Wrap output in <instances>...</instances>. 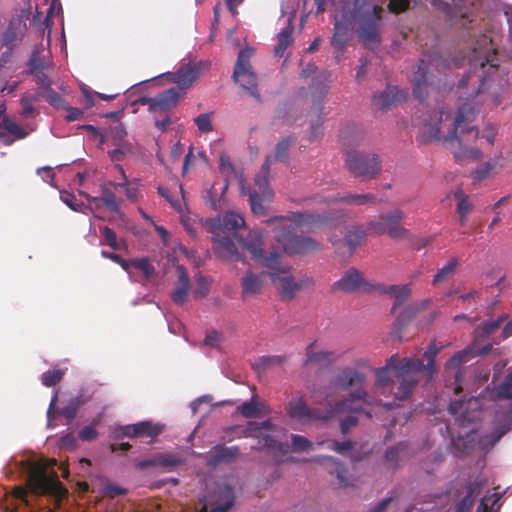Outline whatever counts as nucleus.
Here are the masks:
<instances>
[{
	"label": "nucleus",
	"mask_w": 512,
	"mask_h": 512,
	"mask_svg": "<svg viewBox=\"0 0 512 512\" xmlns=\"http://www.w3.org/2000/svg\"><path fill=\"white\" fill-rule=\"evenodd\" d=\"M359 289L370 291L371 286H368L361 273L355 268L348 269L343 276L332 285L333 291L353 292Z\"/></svg>",
	"instance_id": "12"
},
{
	"label": "nucleus",
	"mask_w": 512,
	"mask_h": 512,
	"mask_svg": "<svg viewBox=\"0 0 512 512\" xmlns=\"http://www.w3.org/2000/svg\"><path fill=\"white\" fill-rule=\"evenodd\" d=\"M405 447V444L399 443L396 446L388 448L385 452L386 461L390 462L393 466H396L399 461L400 453Z\"/></svg>",
	"instance_id": "58"
},
{
	"label": "nucleus",
	"mask_w": 512,
	"mask_h": 512,
	"mask_svg": "<svg viewBox=\"0 0 512 512\" xmlns=\"http://www.w3.org/2000/svg\"><path fill=\"white\" fill-rule=\"evenodd\" d=\"M453 196L457 201L456 211L459 214V222L464 225L467 222L468 215L473 211L474 205L461 188L456 189Z\"/></svg>",
	"instance_id": "25"
},
{
	"label": "nucleus",
	"mask_w": 512,
	"mask_h": 512,
	"mask_svg": "<svg viewBox=\"0 0 512 512\" xmlns=\"http://www.w3.org/2000/svg\"><path fill=\"white\" fill-rule=\"evenodd\" d=\"M291 447L293 452H302L313 449V443L302 435H291Z\"/></svg>",
	"instance_id": "50"
},
{
	"label": "nucleus",
	"mask_w": 512,
	"mask_h": 512,
	"mask_svg": "<svg viewBox=\"0 0 512 512\" xmlns=\"http://www.w3.org/2000/svg\"><path fill=\"white\" fill-rule=\"evenodd\" d=\"M348 170L358 178L373 179L381 171V158L378 154H365L352 151L346 154L345 159Z\"/></svg>",
	"instance_id": "7"
},
{
	"label": "nucleus",
	"mask_w": 512,
	"mask_h": 512,
	"mask_svg": "<svg viewBox=\"0 0 512 512\" xmlns=\"http://www.w3.org/2000/svg\"><path fill=\"white\" fill-rule=\"evenodd\" d=\"M361 402L367 407L383 406L387 410H391L393 405L384 403L382 400L371 397L365 389L357 388L350 392L349 396L345 399L335 402L327 411L324 412V421L338 417L344 414H360L365 413L368 418L372 417L369 411H365L362 405L356 404Z\"/></svg>",
	"instance_id": "4"
},
{
	"label": "nucleus",
	"mask_w": 512,
	"mask_h": 512,
	"mask_svg": "<svg viewBox=\"0 0 512 512\" xmlns=\"http://www.w3.org/2000/svg\"><path fill=\"white\" fill-rule=\"evenodd\" d=\"M287 414L295 420H322L324 421V412L319 409H311L308 407L303 398L292 400L287 405Z\"/></svg>",
	"instance_id": "13"
},
{
	"label": "nucleus",
	"mask_w": 512,
	"mask_h": 512,
	"mask_svg": "<svg viewBox=\"0 0 512 512\" xmlns=\"http://www.w3.org/2000/svg\"><path fill=\"white\" fill-rule=\"evenodd\" d=\"M189 287V278L187 274L182 269H180L177 287L172 293V300L174 303L182 305L186 301Z\"/></svg>",
	"instance_id": "30"
},
{
	"label": "nucleus",
	"mask_w": 512,
	"mask_h": 512,
	"mask_svg": "<svg viewBox=\"0 0 512 512\" xmlns=\"http://www.w3.org/2000/svg\"><path fill=\"white\" fill-rule=\"evenodd\" d=\"M310 88L313 104L317 106L319 110H322V107H320V105L322 104L324 98L328 93L329 85L323 81H317L314 82Z\"/></svg>",
	"instance_id": "42"
},
{
	"label": "nucleus",
	"mask_w": 512,
	"mask_h": 512,
	"mask_svg": "<svg viewBox=\"0 0 512 512\" xmlns=\"http://www.w3.org/2000/svg\"><path fill=\"white\" fill-rule=\"evenodd\" d=\"M293 27L289 23L281 32L277 35L278 43L275 46L274 53L277 56L282 57L287 47L292 43Z\"/></svg>",
	"instance_id": "34"
},
{
	"label": "nucleus",
	"mask_w": 512,
	"mask_h": 512,
	"mask_svg": "<svg viewBox=\"0 0 512 512\" xmlns=\"http://www.w3.org/2000/svg\"><path fill=\"white\" fill-rule=\"evenodd\" d=\"M271 165L272 157H266L260 172L255 176L254 187L248 192L251 210L256 215L265 214L263 202L270 201L273 195L268 181Z\"/></svg>",
	"instance_id": "6"
},
{
	"label": "nucleus",
	"mask_w": 512,
	"mask_h": 512,
	"mask_svg": "<svg viewBox=\"0 0 512 512\" xmlns=\"http://www.w3.org/2000/svg\"><path fill=\"white\" fill-rule=\"evenodd\" d=\"M250 56L251 52L248 49L239 52L233 73L234 80H238L243 72L250 70Z\"/></svg>",
	"instance_id": "43"
},
{
	"label": "nucleus",
	"mask_w": 512,
	"mask_h": 512,
	"mask_svg": "<svg viewBox=\"0 0 512 512\" xmlns=\"http://www.w3.org/2000/svg\"><path fill=\"white\" fill-rule=\"evenodd\" d=\"M286 362V357L281 355H272V356H262L259 359L260 365H262L264 368L282 365Z\"/></svg>",
	"instance_id": "62"
},
{
	"label": "nucleus",
	"mask_w": 512,
	"mask_h": 512,
	"mask_svg": "<svg viewBox=\"0 0 512 512\" xmlns=\"http://www.w3.org/2000/svg\"><path fill=\"white\" fill-rule=\"evenodd\" d=\"M458 266V259L451 258L441 269L437 271L433 278V284H438L445 281L448 277H450L456 270Z\"/></svg>",
	"instance_id": "44"
},
{
	"label": "nucleus",
	"mask_w": 512,
	"mask_h": 512,
	"mask_svg": "<svg viewBox=\"0 0 512 512\" xmlns=\"http://www.w3.org/2000/svg\"><path fill=\"white\" fill-rule=\"evenodd\" d=\"M367 376L365 373L360 372L351 367H344L336 375L334 384L336 387L342 390H348L352 387L355 389L359 388L363 383L366 382Z\"/></svg>",
	"instance_id": "16"
},
{
	"label": "nucleus",
	"mask_w": 512,
	"mask_h": 512,
	"mask_svg": "<svg viewBox=\"0 0 512 512\" xmlns=\"http://www.w3.org/2000/svg\"><path fill=\"white\" fill-rule=\"evenodd\" d=\"M27 135L28 133L23 128L0 111V139L4 145L9 146L16 140L26 138Z\"/></svg>",
	"instance_id": "15"
},
{
	"label": "nucleus",
	"mask_w": 512,
	"mask_h": 512,
	"mask_svg": "<svg viewBox=\"0 0 512 512\" xmlns=\"http://www.w3.org/2000/svg\"><path fill=\"white\" fill-rule=\"evenodd\" d=\"M163 427L153 424L150 421H141L136 423V438H149V442H153L162 432Z\"/></svg>",
	"instance_id": "31"
},
{
	"label": "nucleus",
	"mask_w": 512,
	"mask_h": 512,
	"mask_svg": "<svg viewBox=\"0 0 512 512\" xmlns=\"http://www.w3.org/2000/svg\"><path fill=\"white\" fill-rule=\"evenodd\" d=\"M441 348L437 347L435 342H432L423 354V360L416 357L400 358L397 354L392 355L386 362L385 366L375 370V387L382 394L393 383L389 376V371H393L395 378L398 380L399 385L393 392L395 399L406 400L409 399L413 390L417 386L419 380L417 375L423 373L428 379H432L438 372L436 365V356Z\"/></svg>",
	"instance_id": "2"
},
{
	"label": "nucleus",
	"mask_w": 512,
	"mask_h": 512,
	"mask_svg": "<svg viewBox=\"0 0 512 512\" xmlns=\"http://www.w3.org/2000/svg\"><path fill=\"white\" fill-rule=\"evenodd\" d=\"M428 65L425 60L421 59L419 65L414 71L411 82L413 84V94L420 101H424L428 97Z\"/></svg>",
	"instance_id": "18"
},
{
	"label": "nucleus",
	"mask_w": 512,
	"mask_h": 512,
	"mask_svg": "<svg viewBox=\"0 0 512 512\" xmlns=\"http://www.w3.org/2000/svg\"><path fill=\"white\" fill-rule=\"evenodd\" d=\"M263 429L271 431L274 429V424L271 422V420H265L261 423L250 421L247 428L243 430V436H257V434H262L261 430Z\"/></svg>",
	"instance_id": "47"
},
{
	"label": "nucleus",
	"mask_w": 512,
	"mask_h": 512,
	"mask_svg": "<svg viewBox=\"0 0 512 512\" xmlns=\"http://www.w3.org/2000/svg\"><path fill=\"white\" fill-rule=\"evenodd\" d=\"M38 90L40 91L42 98L51 106L57 109L64 108V98L52 88V84L40 87Z\"/></svg>",
	"instance_id": "38"
},
{
	"label": "nucleus",
	"mask_w": 512,
	"mask_h": 512,
	"mask_svg": "<svg viewBox=\"0 0 512 512\" xmlns=\"http://www.w3.org/2000/svg\"><path fill=\"white\" fill-rule=\"evenodd\" d=\"M383 12L384 9L381 6L374 5L371 11H367L362 15L358 37L365 45L380 41L379 28Z\"/></svg>",
	"instance_id": "10"
},
{
	"label": "nucleus",
	"mask_w": 512,
	"mask_h": 512,
	"mask_svg": "<svg viewBox=\"0 0 512 512\" xmlns=\"http://www.w3.org/2000/svg\"><path fill=\"white\" fill-rule=\"evenodd\" d=\"M217 222V226H213V231L229 235H235L237 230L245 224L244 218L236 212L225 213Z\"/></svg>",
	"instance_id": "21"
},
{
	"label": "nucleus",
	"mask_w": 512,
	"mask_h": 512,
	"mask_svg": "<svg viewBox=\"0 0 512 512\" xmlns=\"http://www.w3.org/2000/svg\"><path fill=\"white\" fill-rule=\"evenodd\" d=\"M348 28L345 24L337 21L334 25V34L331 39V45L337 50H342L348 42Z\"/></svg>",
	"instance_id": "35"
},
{
	"label": "nucleus",
	"mask_w": 512,
	"mask_h": 512,
	"mask_svg": "<svg viewBox=\"0 0 512 512\" xmlns=\"http://www.w3.org/2000/svg\"><path fill=\"white\" fill-rule=\"evenodd\" d=\"M263 286L262 277L254 273H248L242 279V297L252 296L260 293Z\"/></svg>",
	"instance_id": "27"
},
{
	"label": "nucleus",
	"mask_w": 512,
	"mask_h": 512,
	"mask_svg": "<svg viewBox=\"0 0 512 512\" xmlns=\"http://www.w3.org/2000/svg\"><path fill=\"white\" fill-rule=\"evenodd\" d=\"M314 343H311L306 348V358L304 361L305 365L314 364H327L332 361L333 353L328 351H314Z\"/></svg>",
	"instance_id": "32"
},
{
	"label": "nucleus",
	"mask_w": 512,
	"mask_h": 512,
	"mask_svg": "<svg viewBox=\"0 0 512 512\" xmlns=\"http://www.w3.org/2000/svg\"><path fill=\"white\" fill-rule=\"evenodd\" d=\"M29 73L31 75L36 74L37 72L47 70V65L44 63L42 59L37 56H32L28 62Z\"/></svg>",
	"instance_id": "64"
},
{
	"label": "nucleus",
	"mask_w": 512,
	"mask_h": 512,
	"mask_svg": "<svg viewBox=\"0 0 512 512\" xmlns=\"http://www.w3.org/2000/svg\"><path fill=\"white\" fill-rule=\"evenodd\" d=\"M240 245L246 249L253 259L258 261L264 267L274 270L276 272L269 273L273 284L283 300L291 301L296 297V294L302 287L314 286V280L311 277H305L299 282L290 275H278L277 272L287 273L288 270L280 268V254L277 251H272L269 255H264L263 251V235L261 232L254 231L249 233V237L238 238Z\"/></svg>",
	"instance_id": "3"
},
{
	"label": "nucleus",
	"mask_w": 512,
	"mask_h": 512,
	"mask_svg": "<svg viewBox=\"0 0 512 512\" xmlns=\"http://www.w3.org/2000/svg\"><path fill=\"white\" fill-rule=\"evenodd\" d=\"M240 449L238 446L216 445L208 460L209 464L217 465L223 462H231L238 457Z\"/></svg>",
	"instance_id": "24"
},
{
	"label": "nucleus",
	"mask_w": 512,
	"mask_h": 512,
	"mask_svg": "<svg viewBox=\"0 0 512 512\" xmlns=\"http://www.w3.org/2000/svg\"><path fill=\"white\" fill-rule=\"evenodd\" d=\"M83 403V396L77 395L72 398L64 408H62L60 414L66 419L67 424L71 423L75 419L77 411Z\"/></svg>",
	"instance_id": "41"
},
{
	"label": "nucleus",
	"mask_w": 512,
	"mask_h": 512,
	"mask_svg": "<svg viewBox=\"0 0 512 512\" xmlns=\"http://www.w3.org/2000/svg\"><path fill=\"white\" fill-rule=\"evenodd\" d=\"M185 97V92L179 91L178 88L172 87L155 97H141L137 100L138 104L148 105L150 111H168L176 107L179 100Z\"/></svg>",
	"instance_id": "11"
},
{
	"label": "nucleus",
	"mask_w": 512,
	"mask_h": 512,
	"mask_svg": "<svg viewBox=\"0 0 512 512\" xmlns=\"http://www.w3.org/2000/svg\"><path fill=\"white\" fill-rule=\"evenodd\" d=\"M469 66V73L463 76L457 85L458 90H469L466 93V101L459 106L448 135L441 137L442 112H434V123L425 124L422 132L425 142L441 140L458 162L466 159L478 160L481 157V151L472 146L479 137V131L472 123L480 104L475 99L484 93L488 77L497 70L496 51L488 36L483 35L477 47L473 48Z\"/></svg>",
	"instance_id": "1"
},
{
	"label": "nucleus",
	"mask_w": 512,
	"mask_h": 512,
	"mask_svg": "<svg viewBox=\"0 0 512 512\" xmlns=\"http://www.w3.org/2000/svg\"><path fill=\"white\" fill-rule=\"evenodd\" d=\"M27 481L30 489L35 494L61 498L67 493V490L58 480L57 473H47V464L44 461H37L29 466Z\"/></svg>",
	"instance_id": "5"
},
{
	"label": "nucleus",
	"mask_w": 512,
	"mask_h": 512,
	"mask_svg": "<svg viewBox=\"0 0 512 512\" xmlns=\"http://www.w3.org/2000/svg\"><path fill=\"white\" fill-rule=\"evenodd\" d=\"M405 98V91L399 90L397 89V87L394 86H387L385 90H383L379 94L374 95L373 105L376 108L385 111L388 110L396 102L405 100Z\"/></svg>",
	"instance_id": "19"
},
{
	"label": "nucleus",
	"mask_w": 512,
	"mask_h": 512,
	"mask_svg": "<svg viewBox=\"0 0 512 512\" xmlns=\"http://www.w3.org/2000/svg\"><path fill=\"white\" fill-rule=\"evenodd\" d=\"M493 167L494 166L490 162H486L481 167L477 168L472 172L473 180L476 182L485 180L486 178L489 177Z\"/></svg>",
	"instance_id": "60"
},
{
	"label": "nucleus",
	"mask_w": 512,
	"mask_h": 512,
	"mask_svg": "<svg viewBox=\"0 0 512 512\" xmlns=\"http://www.w3.org/2000/svg\"><path fill=\"white\" fill-rule=\"evenodd\" d=\"M101 203L112 212H118L120 208L121 199H118L113 191L108 187L102 186L101 188Z\"/></svg>",
	"instance_id": "40"
},
{
	"label": "nucleus",
	"mask_w": 512,
	"mask_h": 512,
	"mask_svg": "<svg viewBox=\"0 0 512 512\" xmlns=\"http://www.w3.org/2000/svg\"><path fill=\"white\" fill-rule=\"evenodd\" d=\"M506 319L507 316L502 315L496 320L480 324L474 331L475 342L488 338L492 333L499 329L503 321Z\"/></svg>",
	"instance_id": "29"
},
{
	"label": "nucleus",
	"mask_w": 512,
	"mask_h": 512,
	"mask_svg": "<svg viewBox=\"0 0 512 512\" xmlns=\"http://www.w3.org/2000/svg\"><path fill=\"white\" fill-rule=\"evenodd\" d=\"M477 495V486L473 483H469L465 487L464 497L457 503V512H468L475 501Z\"/></svg>",
	"instance_id": "36"
},
{
	"label": "nucleus",
	"mask_w": 512,
	"mask_h": 512,
	"mask_svg": "<svg viewBox=\"0 0 512 512\" xmlns=\"http://www.w3.org/2000/svg\"><path fill=\"white\" fill-rule=\"evenodd\" d=\"M137 430H136V423L131 425H125L120 426L115 430V437L121 438V437H129V438H136Z\"/></svg>",
	"instance_id": "63"
},
{
	"label": "nucleus",
	"mask_w": 512,
	"mask_h": 512,
	"mask_svg": "<svg viewBox=\"0 0 512 512\" xmlns=\"http://www.w3.org/2000/svg\"><path fill=\"white\" fill-rule=\"evenodd\" d=\"M262 404L252 398L250 401L243 402L237 407V411L245 418L256 417L261 412Z\"/></svg>",
	"instance_id": "46"
},
{
	"label": "nucleus",
	"mask_w": 512,
	"mask_h": 512,
	"mask_svg": "<svg viewBox=\"0 0 512 512\" xmlns=\"http://www.w3.org/2000/svg\"><path fill=\"white\" fill-rule=\"evenodd\" d=\"M119 170L123 176V182H119V183H110L113 187L115 188H118V187H125V195L126 197L135 202L138 200L139 198V195H140V191H139V188H138V184L136 182H133V183H130L125 175V172L123 170V168L119 167Z\"/></svg>",
	"instance_id": "39"
},
{
	"label": "nucleus",
	"mask_w": 512,
	"mask_h": 512,
	"mask_svg": "<svg viewBox=\"0 0 512 512\" xmlns=\"http://www.w3.org/2000/svg\"><path fill=\"white\" fill-rule=\"evenodd\" d=\"M103 496L108 498H115L120 495H125L127 493V490L118 484L111 482L108 479H105L103 482V487L101 490Z\"/></svg>",
	"instance_id": "48"
},
{
	"label": "nucleus",
	"mask_w": 512,
	"mask_h": 512,
	"mask_svg": "<svg viewBox=\"0 0 512 512\" xmlns=\"http://www.w3.org/2000/svg\"><path fill=\"white\" fill-rule=\"evenodd\" d=\"M404 213L400 209H394L388 213L380 214V219L385 223L386 234L393 239H400L407 235L408 230L401 226Z\"/></svg>",
	"instance_id": "17"
},
{
	"label": "nucleus",
	"mask_w": 512,
	"mask_h": 512,
	"mask_svg": "<svg viewBox=\"0 0 512 512\" xmlns=\"http://www.w3.org/2000/svg\"><path fill=\"white\" fill-rule=\"evenodd\" d=\"M234 81L239 83L242 88L246 89L250 95L259 98V93L257 90V77L251 70L243 72L240 78Z\"/></svg>",
	"instance_id": "37"
},
{
	"label": "nucleus",
	"mask_w": 512,
	"mask_h": 512,
	"mask_svg": "<svg viewBox=\"0 0 512 512\" xmlns=\"http://www.w3.org/2000/svg\"><path fill=\"white\" fill-rule=\"evenodd\" d=\"M289 220L298 228H304L307 231H313L324 222V218L319 214L309 212H294Z\"/></svg>",
	"instance_id": "23"
},
{
	"label": "nucleus",
	"mask_w": 512,
	"mask_h": 512,
	"mask_svg": "<svg viewBox=\"0 0 512 512\" xmlns=\"http://www.w3.org/2000/svg\"><path fill=\"white\" fill-rule=\"evenodd\" d=\"M234 504V493L231 487L226 486L219 497L217 498L216 503L208 504L203 503L201 507V512H227Z\"/></svg>",
	"instance_id": "22"
},
{
	"label": "nucleus",
	"mask_w": 512,
	"mask_h": 512,
	"mask_svg": "<svg viewBox=\"0 0 512 512\" xmlns=\"http://www.w3.org/2000/svg\"><path fill=\"white\" fill-rule=\"evenodd\" d=\"M492 349V344L488 343L480 349H476L475 345L466 347L465 349L456 352L446 363L447 368H458L462 363H465L475 357L476 355H486Z\"/></svg>",
	"instance_id": "20"
},
{
	"label": "nucleus",
	"mask_w": 512,
	"mask_h": 512,
	"mask_svg": "<svg viewBox=\"0 0 512 512\" xmlns=\"http://www.w3.org/2000/svg\"><path fill=\"white\" fill-rule=\"evenodd\" d=\"M328 448L330 450H333V451L337 452V453L346 454V453H348L349 451L352 450L353 444H352L351 440H346V441H343V442L329 441L328 442Z\"/></svg>",
	"instance_id": "61"
},
{
	"label": "nucleus",
	"mask_w": 512,
	"mask_h": 512,
	"mask_svg": "<svg viewBox=\"0 0 512 512\" xmlns=\"http://www.w3.org/2000/svg\"><path fill=\"white\" fill-rule=\"evenodd\" d=\"M207 68L208 64L205 62H188L182 64L177 72L167 73L166 76L170 82L176 84L175 88L186 93Z\"/></svg>",
	"instance_id": "9"
},
{
	"label": "nucleus",
	"mask_w": 512,
	"mask_h": 512,
	"mask_svg": "<svg viewBox=\"0 0 512 512\" xmlns=\"http://www.w3.org/2000/svg\"><path fill=\"white\" fill-rule=\"evenodd\" d=\"M64 377V371L60 369L48 370L41 376V382L46 387H52L58 384Z\"/></svg>",
	"instance_id": "49"
},
{
	"label": "nucleus",
	"mask_w": 512,
	"mask_h": 512,
	"mask_svg": "<svg viewBox=\"0 0 512 512\" xmlns=\"http://www.w3.org/2000/svg\"><path fill=\"white\" fill-rule=\"evenodd\" d=\"M258 440L257 444L252 446L253 450H262L264 448L276 447V440L268 434H257V436H252Z\"/></svg>",
	"instance_id": "54"
},
{
	"label": "nucleus",
	"mask_w": 512,
	"mask_h": 512,
	"mask_svg": "<svg viewBox=\"0 0 512 512\" xmlns=\"http://www.w3.org/2000/svg\"><path fill=\"white\" fill-rule=\"evenodd\" d=\"M131 264L134 268L143 272L146 279H149L155 273V268L147 258L132 259Z\"/></svg>",
	"instance_id": "53"
},
{
	"label": "nucleus",
	"mask_w": 512,
	"mask_h": 512,
	"mask_svg": "<svg viewBox=\"0 0 512 512\" xmlns=\"http://www.w3.org/2000/svg\"><path fill=\"white\" fill-rule=\"evenodd\" d=\"M234 235L213 231L212 241L214 251L224 259H238V251L234 242Z\"/></svg>",
	"instance_id": "14"
},
{
	"label": "nucleus",
	"mask_w": 512,
	"mask_h": 512,
	"mask_svg": "<svg viewBox=\"0 0 512 512\" xmlns=\"http://www.w3.org/2000/svg\"><path fill=\"white\" fill-rule=\"evenodd\" d=\"M20 106V115L25 118L36 117L39 115V111L34 107L32 103H30V100L24 98L23 96L20 99Z\"/></svg>",
	"instance_id": "59"
},
{
	"label": "nucleus",
	"mask_w": 512,
	"mask_h": 512,
	"mask_svg": "<svg viewBox=\"0 0 512 512\" xmlns=\"http://www.w3.org/2000/svg\"><path fill=\"white\" fill-rule=\"evenodd\" d=\"M156 457L157 466L166 468L169 471L175 469L177 466L183 463V460L178 455L171 453L159 454Z\"/></svg>",
	"instance_id": "45"
},
{
	"label": "nucleus",
	"mask_w": 512,
	"mask_h": 512,
	"mask_svg": "<svg viewBox=\"0 0 512 512\" xmlns=\"http://www.w3.org/2000/svg\"><path fill=\"white\" fill-rule=\"evenodd\" d=\"M312 461H316L319 463L327 462L331 464L333 466V469L330 471V473L336 476L341 486L348 485L347 470L341 462L337 461L335 458L331 456H324L321 458L317 457L314 458Z\"/></svg>",
	"instance_id": "28"
},
{
	"label": "nucleus",
	"mask_w": 512,
	"mask_h": 512,
	"mask_svg": "<svg viewBox=\"0 0 512 512\" xmlns=\"http://www.w3.org/2000/svg\"><path fill=\"white\" fill-rule=\"evenodd\" d=\"M296 142L294 137L288 136L279 141L275 147V152L273 155H269L268 157H272V163L274 161L285 162L289 157V148Z\"/></svg>",
	"instance_id": "33"
},
{
	"label": "nucleus",
	"mask_w": 512,
	"mask_h": 512,
	"mask_svg": "<svg viewBox=\"0 0 512 512\" xmlns=\"http://www.w3.org/2000/svg\"><path fill=\"white\" fill-rule=\"evenodd\" d=\"M211 115H212V113H204V114L198 115L194 119V122L199 131H201V132L212 131L213 127H212V122H211Z\"/></svg>",
	"instance_id": "56"
},
{
	"label": "nucleus",
	"mask_w": 512,
	"mask_h": 512,
	"mask_svg": "<svg viewBox=\"0 0 512 512\" xmlns=\"http://www.w3.org/2000/svg\"><path fill=\"white\" fill-rule=\"evenodd\" d=\"M367 231L362 226H352L344 237V244L350 252L360 246L366 239Z\"/></svg>",
	"instance_id": "26"
},
{
	"label": "nucleus",
	"mask_w": 512,
	"mask_h": 512,
	"mask_svg": "<svg viewBox=\"0 0 512 512\" xmlns=\"http://www.w3.org/2000/svg\"><path fill=\"white\" fill-rule=\"evenodd\" d=\"M418 312H419V310L417 309L416 306L407 307L404 311H402L398 315V317L396 319V324L399 327L405 326L408 322H410L416 316V314Z\"/></svg>",
	"instance_id": "55"
},
{
	"label": "nucleus",
	"mask_w": 512,
	"mask_h": 512,
	"mask_svg": "<svg viewBox=\"0 0 512 512\" xmlns=\"http://www.w3.org/2000/svg\"><path fill=\"white\" fill-rule=\"evenodd\" d=\"M99 422L100 418L94 419L91 425L83 427L78 433L79 439L84 442H91L95 440L98 437V432L95 427L99 424Z\"/></svg>",
	"instance_id": "52"
},
{
	"label": "nucleus",
	"mask_w": 512,
	"mask_h": 512,
	"mask_svg": "<svg viewBox=\"0 0 512 512\" xmlns=\"http://www.w3.org/2000/svg\"><path fill=\"white\" fill-rule=\"evenodd\" d=\"M101 234L103 237L101 244L108 245L113 250H118L121 248V245L117 239V235L111 228L108 226L101 228Z\"/></svg>",
	"instance_id": "51"
},
{
	"label": "nucleus",
	"mask_w": 512,
	"mask_h": 512,
	"mask_svg": "<svg viewBox=\"0 0 512 512\" xmlns=\"http://www.w3.org/2000/svg\"><path fill=\"white\" fill-rule=\"evenodd\" d=\"M60 199L73 211H81L84 204L82 202H77L76 196L67 191H63L60 193Z\"/></svg>",
	"instance_id": "57"
},
{
	"label": "nucleus",
	"mask_w": 512,
	"mask_h": 512,
	"mask_svg": "<svg viewBox=\"0 0 512 512\" xmlns=\"http://www.w3.org/2000/svg\"><path fill=\"white\" fill-rule=\"evenodd\" d=\"M275 239L288 254L304 255L322 249V245L319 241L309 236L295 235L289 231L278 233Z\"/></svg>",
	"instance_id": "8"
}]
</instances>
